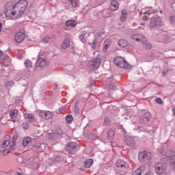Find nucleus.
Returning <instances> with one entry per match:
<instances>
[{
    "mask_svg": "<svg viewBox=\"0 0 175 175\" xmlns=\"http://www.w3.org/2000/svg\"><path fill=\"white\" fill-rule=\"evenodd\" d=\"M27 6H28V1L26 0H21L16 4L8 3L5 4V15L8 18L16 20V18L21 17L23 13L25 12Z\"/></svg>",
    "mask_w": 175,
    "mask_h": 175,
    "instance_id": "f257e3e1",
    "label": "nucleus"
},
{
    "mask_svg": "<svg viewBox=\"0 0 175 175\" xmlns=\"http://www.w3.org/2000/svg\"><path fill=\"white\" fill-rule=\"evenodd\" d=\"M16 142H17L16 135L13 136L11 140L10 135H5L3 138V146H5V154H10V152H13L14 146H16Z\"/></svg>",
    "mask_w": 175,
    "mask_h": 175,
    "instance_id": "f03ea898",
    "label": "nucleus"
},
{
    "mask_svg": "<svg viewBox=\"0 0 175 175\" xmlns=\"http://www.w3.org/2000/svg\"><path fill=\"white\" fill-rule=\"evenodd\" d=\"M165 24L162 21L161 17H152L149 23V28H159V27H163Z\"/></svg>",
    "mask_w": 175,
    "mask_h": 175,
    "instance_id": "7ed1b4c3",
    "label": "nucleus"
},
{
    "mask_svg": "<svg viewBox=\"0 0 175 175\" xmlns=\"http://www.w3.org/2000/svg\"><path fill=\"white\" fill-rule=\"evenodd\" d=\"M79 150H80V146L75 142H70L66 146V150L71 155H75Z\"/></svg>",
    "mask_w": 175,
    "mask_h": 175,
    "instance_id": "20e7f679",
    "label": "nucleus"
},
{
    "mask_svg": "<svg viewBox=\"0 0 175 175\" xmlns=\"http://www.w3.org/2000/svg\"><path fill=\"white\" fill-rule=\"evenodd\" d=\"M113 62L115 65H116L117 66H119V68H124V69H129V68H131V65H129V64H128L126 60H125V59L122 57H116L113 59Z\"/></svg>",
    "mask_w": 175,
    "mask_h": 175,
    "instance_id": "39448f33",
    "label": "nucleus"
},
{
    "mask_svg": "<svg viewBox=\"0 0 175 175\" xmlns=\"http://www.w3.org/2000/svg\"><path fill=\"white\" fill-rule=\"evenodd\" d=\"M64 136V131L59 126H56L55 128V133L50 134V137L53 140H55L56 139H59V137Z\"/></svg>",
    "mask_w": 175,
    "mask_h": 175,
    "instance_id": "423d86ee",
    "label": "nucleus"
},
{
    "mask_svg": "<svg viewBox=\"0 0 175 175\" xmlns=\"http://www.w3.org/2000/svg\"><path fill=\"white\" fill-rule=\"evenodd\" d=\"M107 90L109 91L116 90L117 87L116 86V83H117V81L113 77V76L107 79Z\"/></svg>",
    "mask_w": 175,
    "mask_h": 175,
    "instance_id": "0eeeda50",
    "label": "nucleus"
},
{
    "mask_svg": "<svg viewBox=\"0 0 175 175\" xmlns=\"http://www.w3.org/2000/svg\"><path fill=\"white\" fill-rule=\"evenodd\" d=\"M154 169L157 174H166V168L165 167V164L163 163H157L154 165Z\"/></svg>",
    "mask_w": 175,
    "mask_h": 175,
    "instance_id": "6e6552de",
    "label": "nucleus"
},
{
    "mask_svg": "<svg viewBox=\"0 0 175 175\" xmlns=\"http://www.w3.org/2000/svg\"><path fill=\"white\" fill-rule=\"evenodd\" d=\"M151 152H148L146 151L142 152L138 154V158L139 161H143L144 162H146V161H150V159H151Z\"/></svg>",
    "mask_w": 175,
    "mask_h": 175,
    "instance_id": "1a4fd4ad",
    "label": "nucleus"
},
{
    "mask_svg": "<svg viewBox=\"0 0 175 175\" xmlns=\"http://www.w3.org/2000/svg\"><path fill=\"white\" fill-rule=\"evenodd\" d=\"M102 60L99 57H94L90 62V65L93 69H98L100 66Z\"/></svg>",
    "mask_w": 175,
    "mask_h": 175,
    "instance_id": "9d476101",
    "label": "nucleus"
},
{
    "mask_svg": "<svg viewBox=\"0 0 175 175\" xmlns=\"http://www.w3.org/2000/svg\"><path fill=\"white\" fill-rule=\"evenodd\" d=\"M150 120H151V113L146 112L144 115L140 116L139 122L142 124H147Z\"/></svg>",
    "mask_w": 175,
    "mask_h": 175,
    "instance_id": "9b49d317",
    "label": "nucleus"
},
{
    "mask_svg": "<svg viewBox=\"0 0 175 175\" xmlns=\"http://www.w3.org/2000/svg\"><path fill=\"white\" fill-rule=\"evenodd\" d=\"M25 39V34L23 31L17 32L14 36V40L16 43H21Z\"/></svg>",
    "mask_w": 175,
    "mask_h": 175,
    "instance_id": "f8f14e48",
    "label": "nucleus"
},
{
    "mask_svg": "<svg viewBox=\"0 0 175 175\" xmlns=\"http://www.w3.org/2000/svg\"><path fill=\"white\" fill-rule=\"evenodd\" d=\"M124 143L126 144V146H129V147H135L136 142H135V139L132 138V137L129 135H126L124 137Z\"/></svg>",
    "mask_w": 175,
    "mask_h": 175,
    "instance_id": "ddd939ff",
    "label": "nucleus"
},
{
    "mask_svg": "<svg viewBox=\"0 0 175 175\" xmlns=\"http://www.w3.org/2000/svg\"><path fill=\"white\" fill-rule=\"evenodd\" d=\"M116 165L117 167H120L121 169H129V164L128 163H125V161L122 160H119L116 163Z\"/></svg>",
    "mask_w": 175,
    "mask_h": 175,
    "instance_id": "4468645a",
    "label": "nucleus"
},
{
    "mask_svg": "<svg viewBox=\"0 0 175 175\" xmlns=\"http://www.w3.org/2000/svg\"><path fill=\"white\" fill-rule=\"evenodd\" d=\"M167 157L170 160L171 165H175V152L173 150H170L166 153Z\"/></svg>",
    "mask_w": 175,
    "mask_h": 175,
    "instance_id": "2eb2a0df",
    "label": "nucleus"
},
{
    "mask_svg": "<svg viewBox=\"0 0 175 175\" xmlns=\"http://www.w3.org/2000/svg\"><path fill=\"white\" fill-rule=\"evenodd\" d=\"M36 66L37 68H44L46 66V59L39 57L36 61Z\"/></svg>",
    "mask_w": 175,
    "mask_h": 175,
    "instance_id": "dca6fc26",
    "label": "nucleus"
},
{
    "mask_svg": "<svg viewBox=\"0 0 175 175\" xmlns=\"http://www.w3.org/2000/svg\"><path fill=\"white\" fill-rule=\"evenodd\" d=\"M111 44V40L109 39L105 40L103 46V51H104V53H107V49H109V46H110Z\"/></svg>",
    "mask_w": 175,
    "mask_h": 175,
    "instance_id": "f3484780",
    "label": "nucleus"
},
{
    "mask_svg": "<svg viewBox=\"0 0 175 175\" xmlns=\"http://www.w3.org/2000/svg\"><path fill=\"white\" fill-rule=\"evenodd\" d=\"M35 148H37V150L38 151H44V150H46V148L47 147V146L46 145V144L44 143H42V144H36V145H34Z\"/></svg>",
    "mask_w": 175,
    "mask_h": 175,
    "instance_id": "a211bd4d",
    "label": "nucleus"
},
{
    "mask_svg": "<svg viewBox=\"0 0 175 175\" xmlns=\"http://www.w3.org/2000/svg\"><path fill=\"white\" fill-rule=\"evenodd\" d=\"M118 1H117L116 0H111L110 5L111 10L116 11L118 9Z\"/></svg>",
    "mask_w": 175,
    "mask_h": 175,
    "instance_id": "6ab92c4d",
    "label": "nucleus"
},
{
    "mask_svg": "<svg viewBox=\"0 0 175 175\" xmlns=\"http://www.w3.org/2000/svg\"><path fill=\"white\" fill-rule=\"evenodd\" d=\"M93 164H94V159H88L83 162V166L86 169H89V167H91V166H92Z\"/></svg>",
    "mask_w": 175,
    "mask_h": 175,
    "instance_id": "aec40b11",
    "label": "nucleus"
},
{
    "mask_svg": "<svg viewBox=\"0 0 175 175\" xmlns=\"http://www.w3.org/2000/svg\"><path fill=\"white\" fill-rule=\"evenodd\" d=\"M118 43V46L122 48H125L128 46V44H129V42H128V40L124 38L119 40Z\"/></svg>",
    "mask_w": 175,
    "mask_h": 175,
    "instance_id": "412c9836",
    "label": "nucleus"
},
{
    "mask_svg": "<svg viewBox=\"0 0 175 175\" xmlns=\"http://www.w3.org/2000/svg\"><path fill=\"white\" fill-rule=\"evenodd\" d=\"M69 46H70V40L69 38H65L61 44V48L65 49H68Z\"/></svg>",
    "mask_w": 175,
    "mask_h": 175,
    "instance_id": "4be33fe9",
    "label": "nucleus"
},
{
    "mask_svg": "<svg viewBox=\"0 0 175 175\" xmlns=\"http://www.w3.org/2000/svg\"><path fill=\"white\" fill-rule=\"evenodd\" d=\"M18 82L21 85H23V87H25V91H26L27 88H28V80L26 79H21L18 80Z\"/></svg>",
    "mask_w": 175,
    "mask_h": 175,
    "instance_id": "5701e85b",
    "label": "nucleus"
},
{
    "mask_svg": "<svg viewBox=\"0 0 175 175\" xmlns=\"http://www.w3.org/2000/svg\"><path fill=\"white\" fill-rule=\"evenodd\" d=\"M25 118L28 120L29 122H33L35 121V116L31 113H26L24 114Z\"/></svg>",
    "mask_w": 175,
    "mask_h": 175,
    "instance_id": "b1692460",
    "label": "nucleus"
},
{
    "mask_svg": "<svg viewBox=\"0 0 175 175\" xmlns=\"http://www.w3.org/2000/svg\"><path fill=\"white\" fill-rule=\"evenodd\" d=\"M146 40L147 39L146 38V36L144 35L138 33L137 42H140L143 44L146 43Z\"/></svg>",
    "mask_w": 175,
    "mask_h": 175,
    "instance_id": "393cba45",
    "label": "nucleus"
},
{
    "mask_svg": "<svg viewBox=\"0 0 175 175\" xmlns=\"http://www.w3.org/2000/svg\"><path fill=\"white\" fill-rule=\"evenodd\" d=\"M114 135H115V132L113 129H111L108 130L107 138L109 139V140H113V139H114Z\"/></svg>",
    "mask_w": 175,
    "mask_h": 175,
    "instance_id": "a878e982",
    "label": "nucleus"
},
{
    "mask_svg": "<svg viewBox=\"0 0 175 175\" xmlns=\"http://www.w3.org/2000/svg\"><path fill=\"white\" fill-rule=\"evenodd\" d=\"M17 114H18V110L17 109H11L10 111V116L12 120H14L17 117Z\"/></svg>",
    "mask_w": 175,
    "mask_h": 175,
    "instance_id": "bb28decb",
    "label": "nucleus"
},
{
    "mask_svg": "<svg viewBox=\"0 0 175 175\" xmlns=\"http://www.w3.org/2000/svg\"><path fill=\"white\" fill-rule=\"evenodd\" d=\"M6 151V145H3V139L0 142V153H3V155H8V153H5Z\"/></svg>",
    "mask_w": 175,
    "mask_h": 175,
    "instance_id": "cd10ccee",
    "label": "nucleus"
},
{
    "mask_svg": "<svg viewBox=\"0 0 175 175\" xmlns=\"http://www.w3.org/2000/svg\"><path fill=\"white\" fill-rule=\"evenodd\" d=\"M32 139L29 137H26L23 139V147H27L29 143H31Z\"/></svg>",
    "mask_w": 175,
    "mask_h": 175,
    "instance_id": "c85d7f7f",
    "label": "nucleus"
},
{
    "mask_svg": "<svg viewBox=\"0 0 175 175\" xmlns=\"http://www.w3.org/2000/svg\"><path fill=\"white\" fill-rule=\"evenodd\" d=\"M66 27H71L72 28H74V27H76L77 25V22L76 21H67L66 22Z\"/></svg>",
    "mask_w": 175,
    "mask_h": 175,
    "instance_id": "c756f323",
    "label": "nucleus"
},
{
    "mask_svg": "<svg viewBox=\"0 0 175 175\" xmlns=\"http://www.w3.org/2000/svg\"><path fill=\"white\" fill-rule=\"evenodd\" d=\"M24 64H25V67L26 68V69H27V70H29V69H31L32 62H31V60L27 59L25 61Z\"/></svg>",
    "mask_w": 175,
    "mask_h": 175,
    "instance_id": "7c9ffc66",
    "label": "nucleus"
},
{
    "mask_svg": "<svg viewBox=\"0 0 175 175\" xmlns=\"http://www.w3.org/2000/svg\"><path fill=\"white\" fill-rule=\"evenodd\" d=\"M143 170H144V167H139L133 172L132 175H142V173H143Z\"/></svg>",
    "mask_w": 175,
    "mask_h": 175,
    "instance_id": "2f4dec72",
    "label": "nucleus"
},
{
    "mask_svg": "<svg viewBox=\"0 0 175 175\" xmlns=\"http://www.w3.org/2000/svg\"><path fill=\"white\" fill-rule=\"evenodd\" d=\"M126 17H128V14L126 13V10H122V14L120 16V21H125V20H126Z\"/></svg>",
    "mask_w": 175,
    "mask_h": 175,
    "instance_id": "473e14b6",
    "label": "nucleus"
},
{
    "mask_svg": "<svg viewBox=\"0 0 175 175\" xmlns=\"http://www.w3.org/2000/svg\"><path fill=\"white\" fill-rule=\"evenodd\" d=\"M105 33L103 32H97L94 34V40H96L97 42L98 40H100L102 39V36L104 35Z\"/></svg>",
    "mask_w": 175,
    "mask_h": 175,
    "instance_id": "72a5a7b5",
    "label": "nucleus"
},
{
    "mask_svg": "<svg viewBox=\"0 0 175 175\" xmlns=\"http://www.w3.org/2000/svg\"><path fill=\"white\" fill-rule=\"evenodd\" d=\"M66 121L68 124H72L73 122V116L70 114L67 115L66 116Z\"/></svg>",
    "mask_w": 175,
    "mask_h": 175,
    "instance_id": "f704fd0d",
    "label": "nucleus"
},
{
    "mask_svg": "<svg viewBox=\"0 0 175 175\" xmlns=\"http://www.w3.org/2000/svg\"><path fill=\"white\" fill-rule=\"evenodd\" d=\"M53 114L50 111H45L44 115V118L45 120H50V118H52Z\"/></svg>",
    "mask_w": 175,
    "mask_h": 175,
    "instance_id": "c9c22d12",
    "label": "nucleus"
},
{
    "mask_svg": "<svg viewBox=\"0 0 175 175\" xmlns=\"http://www.w3.org/2000/svg\"><path fill=\"white\" fill-rule=\"evenodd\" d=\"M22 128L25 131H27V129H29V123L28 122H23L22 123Z\"/></svg>",
    "mask_w": 175,
    "mask_h": 175,
    "instance_id": "e433bc0d",
    "label": "nucleus"
},
{
    "mask_svg": "<svg viewBox=\"0 0 175 175\" xmlns=\"http://www.w3.org/2000/svg\"><path fill=\"white\" fill-rule=\"evenodd\" d=\"M85 33H82L81 35H79V39L81 40V42H82V43H85Z\"/></svg>",
    "mask_w": 175,
    "mask_h": 175,
    "instance_id": "4c0bfd02",
    "label": "nucleus"
},
{
    "mask_svg": "<svg viewBox=\"0 0 175 175\" xmlns=\"http://www.w3.org/2000/svg\"><path fill=\"white\" fill-rule=\"evenodd\" d=\"M162 38L164 39L163 42L167 43L168 42H172V40L169 38V36H163Z\"/></svg>",
    "mask_w": 175,
    "mask_h": 175,
    "instance_id": "58836bf2",
    "label": "nucleus"
},
{
    "mask_svg": "<svg viewBox=\"0 0 175 175\" xmlns=\"http://www.w3.org/2000/svg\"><path fill=\"white\" fill-rule=\"evenodd\" d=\"M110 119L109 118H105L104 119V125H106V126H109L110 125Z\"/></svg>",
    "mask_w": 175,
    "mask_h": 175,
    "instance_id": "ea45409f",
    "label": "nucleus"
},
{
    "mask_svg": "<svg viewBox=\"0 0 175 175\" xmlns=\"http://www.w3.org/2000/svg\"><path fill=\"white\" fill-rule=\"evenodd\" d=\"M70 2L72 8H77V1L76 0H68Z\"/></svg>",
    "mask_w": 175,
    "mask_h": 175,
    "instance_id": "a19ab883",
    "label": "nucleus"
},
{
    "mask_svg": "<svg viewBox=\"0 0 175 175\" xmlns=\"http://www.w3.org/2000/svg\"><path fill=\"white\" fill-rule=\"evenodd\" d=\"M145 45V47L147 50H151V49H152V45L150 43L147 42L145 44H142Z\"/></svg>",
    "mask_w": 175,
    "mask_h": 175,
    "instance_id": "79ce46f5",
    "label": "nucleus"
},
{
    "mask_svg": "<svg viewBox=\"0 0 175 175\" xmlns=\"http://www.w3.org/2000/svg\"><path fill=\"white\" fill-rule=\"evenodd\" d=\"M14 85V83L13 81H10L5 83L6 87H13Z\"/></svg>",
    "mask_w": 175,
    "mask_h": 175,
    "instance_id": "37998d69",
    "label": "nucleus"
},
{
    "mask_svg": "<svg viewBox=\"0 0 175 175\" xmlns=\"http://www.w3.org/2000/svg\"><path fill=\"white\" fill-rule=\"evenodd\" d=\"M49 40H50V37H49V36H46L42 38V42L44 43H49Z\"/></svg>",
    "mask_w": 175,
    "mask_h": 175,
    "instance_id": "c03bdc74",
    "label": "nucleus"
},
{
    "mask_svg": "<svg viewBox=\"0 0 175 175\" xmlns=\"http://www.w3.org/2000/svg\"><path fill=\"white\" fill-rule=\"evenodd\" d=\"M98 43V41L96 40H94L92 44V49H94V50H95V49L96 48V44Z\"/></svg>",
    "mask_w": 175,
    "mask_h": 175,
    "instance_id": "a18cd8bd",
    "label": "nucleus"
},
{
    "mask_svg": "<svg viewBox=\"0 0 175 175\" xmlns=\"http://www.w3.org/2000/svg\"><path fill=\"white\" fill-rule=\"evenodd\" d=\"M64 158L61 156H57L55 159V161H56L57 162H62V161H63Z\"/></svg>",
    "mask_w": 175,
    "mask_h": 175,
    "instance_id": "49530a36",
    "label": "nucleus"
},
{
    "mask_svg": "<svg viewBox=\"0 0 175 175\" xmlns=\"http://www.w3.org/2000/svg\"><path fill=\"white\" fill-rule=\"evenodd\" d=\"M138 35H139V33L133 34L131 36V39H133V40H137V39H139V38H137Z\"/></svg>",
    "mask_w": 175,
    "mask_h": 175,
    "instance_id": "de8ad7c7",
    "label": "nucleus"
},
{
    "mask_svg": "<svg viewBox=\"0 0 175 175\" xmlns=\"http://www.w3.org/2000/svg\"><path fill=\"white\" fill-rule=\"evenodd\" d=\"M169 72V68H165L163 70V76H166L167 73Z\"/></svg>",
    "mask_w": 175,
    "mask_h": 175,
    "instance_id": "09e8293b",
    "label": "nucleus"
},
{
    "mask_svg": "<svg viewBox=\"0 0 175 175\" xmlns=\"http://www.w3.org/2000/svg\"><path fill=\"white\" fill-rule=\"evenodd\" d=\"M157 103H159V105H162L163 103V101L162 100V98H157L155 99Z\"/></svg>",
    "mask_w": 175,
    "mask_h": 175,
    "instance_id": "8fccbe9b",
    "label": "nucleus"
},
{
    "mask_svg": "<svg viewBox=\"0 0 175 175\" xmlns=\"http://www.w3.org/2000/svg\"><path fill=\"white\" fill-rule=\"evenodd\" d=\"M170 23H171V24H174V23H175V16H172L170 17Z\"/></svg>",
    "mask_w": 175,
    "mask_h": 175,
    "instance_id": "3c124183",
    "label": "nucleus"
},
{
    "mask_svg": "<svg viewBox=\"0 0 175 175\" xmlns=\"http://www.w3.org/2000/svg\"><path fill=\"white\" fill-rule=\"evenodd\" d=\"M44 113H46V111H40V113H39L40 117L44 118Z\"/></svg>",
    "mask_w": 175,
    "mask_h": 175,
    "instance_id": "603ef678",
    "label": "nucleus"
},
{
    "mask_svg": "<svg viewBox=\"0 0 175 175\" xmlns=\"http://www.w3.org/2000/svg\"><path fill=\"white\" fill-rule=\"evenodd\" d=\"M142 131H144L146 133H150V135H152V133H154V131L152 130L151 131H148V129H144L142 130Z\"/></svg>",
    "mask_w": 175,
    "mask_h": 175,
    "instance_id": "864d4df0",
    "label": "nucleus"
},
{
    "mask_svg": "<svg viewBox=\"0 0 175 175\" xmlns=\"http://www.w3.org/2000/svg\"><path fill=\"white\" fill-rule=\"evenodd\" d=\"M159 152H160V154L163 153V151H165V148L161 147L160 148H159Z\"/></svg>",
    "mask_w": 175,
    "mask_h": 175,
    "instance_id": "5fc2aeb1",
    "label": "nucleus"
},
{
    "mask_svg": "<svg viewBox=\"0 0 175 175\" xmlns=\"http://www.w3.org/2000/svg\"><path fill=\"white\" fill-rule=\"evenodd\" d=\"M144 27H146V23H140L139 25V28H143Z\"/></svg>",
    "mask_w": 175,
    "mask_h": 175,
    "instance_id": "6e6d98bb",
    "label": "nucleus"
},
{
    "mask_svg": "<svg viewBox=\"0 0 175 175\" xmlns=\"http://www.w3.org/2000/svg\"><path fill=\"white\" fill-rule=\"evenodd\" d=\"M74 111H75V113H79V107L78 106L75 107Z\"/></svg>",
    "mask_w": 175,
    "mask_h": 175,
    "instance_id": "4d7b16f0",
    "label": "nucleus"
},
{
    "mask_svg": "<svg viewBox=\"0 0 175 175\" xmlns=\"http://www.w3.org/2000/svg\"><path fill=\"white\" fill-rule=\"evenodd\" d=\"M158 10H152V14H157V13H158Z\"/></svg>",
    "mask_w": 175,
    "mask_h": 175,
    "instance_id": "13d9d810",
    "label": "nucleus"
},
{
    "mask_svg": "<svg viewBox=\"0 0 175 175\" xmlns=\"http://www.w3.org/2000/svg\"><path fill=\"white\" fill-rule=\"evenodd\" d=\"M65 109H66V107H63L59 109V111H64V110H65Z\"/></svg>",
    "mask_w": 175,
    "mask_h": 175,
    "instance_id": "bf43d9fd",
    "label": "nucleus"
},
{
    "mask_svg": "<svg viewBox=\"0 0 175 175\" xmlns=\"http://www.w3.org/2000/svg\"><path fill=\"white\" fill-rule=\"evenodd\" d=\"M144 14H148V16H150L151 14V12L148 10L146 12H144Z\"/></svg>",
    "mask_w": 175,
    "mask_h": 175,
    "instance_id": "052dcab7",
    "label": "nucleus"
},
{
    "mask_svg": "<svg viewBox=\"0 0 175 175\" xmlns=\"http://www.w3.org/2000/svg\"><path fill=\"white\" fill-rule=\"evenodd\" d=\"M153 10H154V9L150 8L148 11L150 12V14H152V11Z\"/></svg>",
    "mask_w": 175,
    "mask_h": 175,
    "instance_id": "680f3d73",
    "label": "nucleus"
},
{
    "mask_svg": "<svg viewBox=\"0 0 175 175\" xmlns=\"http://www.w3.org/2000/svg\"><path fill=\"white\" fill-rule=\"evenodd\" d=\"M3 54V52H2V51H0V57H2Z\"/></svg>",
    "mask_w": 175,
    "mask_h": 175,
    "instance_id": "e2e57ef3",
    "label": "nucleus"
},
{
    "mask_svg": "<svg viewBox=\"0 0 175 175\" xmlns=\"http://www.w3.org/2000/svg\"><path fill=\"white\" fill-rule=\"evenodd\" d=\"M150 57H151V58H154V57H155V55H154V54L152 53Z\"/></svg>",
    "mask_w": 175,
    "mask_h": 175,
    "instance_id": "0e129e2a",
    "label": "nucleus"
},
{
    "mask_svg": "<svg viewBox=\"0 0 175 175\" xmlns=\"http://www.w3.org/2000/svg\"><path fill=\"white\" fill-rule=\"evenodd\" d=\"M1 28H2V23H0V32H1Z\"/></svg>",
    "mask_w": 175,
    "mask_h": 175,
    "instance_id": "69168bd1",
    "label": "nucleus"
},
{
    "mask_svg": "<svg viewBox=\"0 0 175 175\" xmlns=\"http://www.w3.org/2000/svg\"><path fill=\"white\" fill-rule=\"evenodd\" d=\"M145 175H151L150 172H147Z\"/></svg>",
    "mask_w": 175,
    "mask_h": 175,
    "instance_id": "338daca9",
    "label": "nucleus"
},
{
    "mask_svg": "<svg viewBox=\"0 0 175 175\" xmlns=\"http://www.w3.org/2000/svg\"><path fill=\"white\" fill-rule=\"evenodd\" d=\"M138 129H142V127L141 126H138Z\"/></svg>",
    "mask_w": 175,
    "mask_h": 175,
    "instance_id": "774afa93",
    "label": "nucleus"
}]
</instances>
